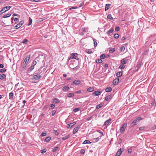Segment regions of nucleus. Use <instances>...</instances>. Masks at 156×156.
Masks as SVG:
<instances>
[{"instance_id":"11","label":"nucleus","mask_w":156,"mask_h":156,"mask_svg":"<svg viewBox=\"0 0 156 156\" xmlns=\"http://www.w3.org/2000/svg\"><path fill=\"white\" fill-rule=\"evenodd\" d=\"M80 127L78 126L77 127H76L73 129V134H75L76 133L78 130L79 129H80Z\"/></svg>"},{"instance_id":"45","label":"nucleus","mask_w":156,"mask_h":156,"mask_svg":"<svg viewBox=\"0 0 156 156\" xmlns=\"http://www.w3.org/2000/svg\"><path fill=\"white\" fill-rule=\"evenodd\" d=\"M125 66L124 65L122 64L121 65H120L119 67V68L120 69H123L125 67Z\"/></svg>"},{"instance_id":"8","label":"nucleus","mask_w":156,"mask_h":156,"mask_svg":"<svg viewBox=\"0 0 156 156\" xmlns=\"http://www.w3.org/2000/svg\"><path fill=\"white\" fill-rule=\"evenodd\" d=\"M72 56H73V57L72 58H74V59H75L76 60H78L79 58L78 57V55L77 53H72L71 54Z\"/></svg>"},{"instance_id":"48","label":"nucleus","mask_w":156,"mask_h":156,"mask_svg":"<svg viewBox=\"0 0 156 156\" xmlns=\"http://www.w3.org/2000/svg\"><path fill=\"white\" fill-rule=\"evenodd\" d=\"M93 41H94V47H95L97 45V42H96V40L95 39H93Z\"/></svg>"},{"instance_id":"44","label":"nucleus","mask_w":156,"mask_h":156,"mask_svg":"<svg viewBox=\"0 0 156 156\" xmlns=\"http://www.w3.org/2000/svg\"><path fill=\"white\" fill-rule=\"evenodd\" d=\"M96 62L98 63H101L102 62V61L101 59H98Z\"/></svg>"},{"instance_id":"64","label":"nucleus","mask_w":156,"mask_h":156,"mask_svg":"<svg viewBox=\"0 0 156 156\" xmlns=\"http://www.w3.org/2000/svg\"><path fill=\"white\" fill-rule=\"evenodd\" d=\"M92 118V117H88V118H87L86 119V120L87 121H88L90 120H91Z\"/></svg>"},{"instance_id":"12","label":"nucleus","mask_w":156,"mask_h":156,"mask_svg":"<svg viewBox=\"0 0 156 156\" xmlns=\"http://www.w3.org/2000/svg\"><path fill=\"white\" fill-rule=\"evenodd\" d=\"M30 55H27L26 58H25L24 60V62H25V63L27 64V63L28 62V61L30 59Z\"/></svg>"},{"instance_id":"15","label":"nucleus","mask_w":156,"mask_h":156,"mask_svg":"<svg viewBox=\"0 0 156 156\" xmlns=\"http://www.w3.org/2000/svg\"><path fill=\"white\" fill-rule=\"evenodd\" d=\"M69 89V88L68 86H65L64 87L62 88V90L66 92Z\"/></svg>"},{"instance_id":"49","label":"nucleus","mask_w":156,"mask_h":156,"mask_svg":"<svg viewBox=\"0 0 156 156\" xmlns=\"http://www.w3.org/2000/svg\"><path fill=\"white\" fill-rule=\"evenodd\" d=\"M85 152V150L83 149H81L80 151V153L81 154H83Z\"/></svg>"},{"instance_id":"56","label":"nucleus","mask_w":156,"mask_h":156,"mask_svg":"<svg viewBox=\"0 0 156 156\" xmlns=\"http://www.w3.org/2000/svg\"><path fill=\"white\" fill-rule=\"evenodd\" d=\"M132 151V149L131 148H129L128 150V152L129 153H131Z\"/></svg>"},{"instance_id":"17","label":"nucleus","mask_w":156,"mask_h":156,"mask_svg":"<svg viewBox=\"0 0 156 156\" xmlns=\"http://www.w3.org/2000/svg\"><path fill=\"white\" fill-rule=\"evenodd\" d=\"M112 119H109L108 120L106 121L104 123V125L106 126L108 125L109 123L111 121Z\"/></svg>"},{"instance_id":"47","label":"nucleus","mask_w":156,"mask_h":156,"mask_svg":"<svg viewBox=\"0 0 156 156\" xmlns=\"http://www.w3.org/2000/svg\"><path fill=\"white\" fill-rule=\"evenodd\" d=\"M27 64L25 63V64H23L22 66V68L23 70H24L26 69V66Z\"/></svg>"},{"instance_id":"25","label":"nucleus","mask_w":156,"mask_h":156,"mask_svg":"<svg viewBox=\"0 0 156 156\" xmlns=\"http://www.w3.org/2000/svg\"><path fill=\"white\" fill-rule=\"evenodd\" d=\"M9 96L10 97L9 99H12L13 98V93L12 92L10 93L9 94Z\"/></svg>"},{"instance_id":"7","label":"nucleus","mask_w":156,"mask_h":156,"mask_svg":"<svg viewBox=\"0 0 156 156\" xmlns=\"http://www.w3.org/2000/svg\"><path fill=\"white\" fill-rule=\"evenodd\" d=\"M41 78V75L40 74H37L34 75L32 77L33 80H39Z\"/></svg>"},{"instance_id":"1","label":"nucleus","mask_w":156,"mask_h":156,"mask_svg":"<svg viewBox=\"0 0 156 156\" xmlns=\"http://www.w3.org/2000/svg\"><path fill=\"white\" fill-rule=\"evenodd\" d=\"M142 119L143 118L141 117H137L130 124V126L131 127L134 126L138 124L140 121L142 120Z\"/></svg>"},{"instance_id":"35","label":"nucleus","mask_w":156,"mask_h":156,"mask_svg":"<svg viewBox=\"0 0 156 156\" xmlns=\"http://www.w3.org/2000/svg\"><path fill=\"white\" fill-rule=\"evenodd\" d=\"M34 66H30L29 68V69H28V70L29 71H30V72L31 71H32L33 69L34 68Z\"/></svg>"},{"instance_id":"54","label":"nucleus","mask_w":156,"mask_h":156,"mask_svg":"<svg viewBox=\"0 0 156 156\" xmlns=\"http://www.w3.org/2000/svg\"><path fill=\"white\" fill-rule=\"evenodd\" d=\"M85 51L88 54H91L92 53V51L91 50H86Z\"/></svg>"},{"instance_id":"61","label":"nucleus","mask_w":156,"mask_h":156,"mask_svg":"<svg viewBox=\"0 0 156 156\" xmlns=\"http://www.w3.org/2000/svg\"><path fill=\"white\" fill-rule=\"evenodd\" d=\"M37 64V62L36 61H34L33 62V66H34Z\"/></svg>"},{"instance_id":"16","label":"nucleus","mask_w":156,"mask_h":156,"mask_svg":"<svg viewBox=\"0 0 156 156\" xmlns=\"http://www.w3.org/2000/svg\"><path fill=\"white\" fill-rule=\"evenodd\" d=\"M104 104L101 103L100 104L97 105L96 106V109H99V108H101L103 106Z\"/></svg>"},{"instance_id":"59","label":"nucleus","mask_w":156,"mask_h":156,"mask_svg":"<svg viewBox=\"0 0 156 156\" xmlns=\"http://www.w3.org/2000/svg\"><path fill=\"white\" fill-rule=\"evenodd\" d=\"M56 113V111L55 110H53L52 112V116H54Z\"/></svg>"},{"instance_id":"58","label":"nucleus","mask_w":156,"mask_h":156,"mask_svg":"<svg viewBox=\"0 0 156 156\" xmlns=\"http://www.w3.org/2000/svg\"><path fill=\"white\" fill-rule=\"evenodd\" d=\"M145 128V127L144 126L141 127L139 128V130H144Z\"/></svg>"},{"instance_id":"22","label":"nucleus","mask_w":156,"mask_h":156,"mask_svg":"<svg viewBox=\"0 0 156 156\" xmlns=\"http://www.w3.org/2000/svg\"><path fill=\"white\" fill-rule=\"evenodd\" d=\"M105 91L106 92H110L112 90V88L111 87H109L106 88L105 89Z\"/></svg>"},{"instance_id":"40","label":"nucleus","mask_w":156,"mask_h":156,"mask_svg":"<svg viewBox=\"0 0 156 156\" xmlns=\"http://www.w3.org/2000/svg\"><path fill=\"white\" fill-rule=\"evenodd\" d=\"M115 50V49L114 48H109V51L110 52L112 53L114 52Z\"/></svg>"},{"instance_id":"60","label":"nucleus","mask_w":156,"mask_h":156,"mask_svg":"<svg viewBox=\"0 0 156 156\" xmlns=\"http://www.w3.org/2000/svg\"><path fill=\"white\" fill-rule=\"evenodd\" d=\"M18 90L20 91H21L24 90V89L23 87H20V88H18Z\"/></svg>"},{"instance_id":"63","label":"nucleus","mask_w":156,"mask_h":156,"mask_svg":"<svg viewBox=\"0 0 156 156\" xmlns=\"http://www.w3.org/2000/svg\"><path fill=\"white\" fill-rule=\"evenodd\" d=\"M84 2H82L80 4V5H79V6L80 7H81L83 6L84 5Z\"/></svg>"},{"instance_id":"46","label":"nucleus","mask_w":156,"mask_h":156,"mask_svg":"<svg viewBox=\"0 0 156 156\" xmlns=\"http://www.w3.org/2000/svg\"><path fill=\"white\" fill-rule=\"evenodd\" d=\"M47 151V150L46 149H44L43 150H41V152L43 154L44 153H45Z\"/></svg>"},{"instance_id":"30","label":"nucleus","mask_w":156,"mask_h":156,"mask_svg":"<svg viewBox=\"0 0 156 156\" xmlns=\"http://www.w3.org/2000/svg\"><path fill=\"white\" fill-rule=\"evenodd\" d=\"M11 15V14L10 13H8L4 15L3 16V18H6L9 17Z\"/></svg>"},{"instance_id":"50","label":"nucleus","mask_w":156,"mask_h":156,"mask_svg":"<svg viewBox=\"0 0 156 156\" xmlns=\"http://www.w3.org/2000/svg\"><path fill=\"white\" fill-rule=\"evenodd\" d=\"M15 21H17L18 20H19V19H18L16 18H13V17H12L11 19V20H13Z\"/></svg>"},{"instance_id":"62","label":"nucleus","mask_w":156,"mask_h":156,"mask_svg":"<svg viewBox=\"0 0 156 156\" xmlns=\"http://www.w3.org/2000/svg\"><path fill=\"white\" fill-rule=\"evenodd\" d=\"M82 92V91L81 90H79L78 91H77L76 92V93L77 94H80Z\"/></svg>"},{"instance_id":"21","label":"nucleus","mask_w":156,"mask_h":156,"mask_svg":"<svg viewBox=\"0 0 156 156\" xmlns=\"http://www.w3.org/2000/svg\"><path fill=\"white\" fill-rule=\"evenodd\" d=\"M6 77V76L5 74H0V79L1 80H3Z\"/></svg>"},{"instance_id":"43","label":"nucleus","mask_w":156,"mask_h":156,"mask_svg":"<svg viewBox=\"0 0 156 156\" xmlns=\"http://www.w3.org/2000/svg\"><path fill=\"white\" fill-rule=\"evenodd\" d=\"M32 22V19L30 17H29V21L28 24V25H30Z\"/></svg>"},{"instance_id":"32","label":"nucleus","mask_w":156,"mask_h":156,"mask_svg":"<svg viewBox=\"0 0 156 156\" xmlns=\"http://www.w3.org/2000/svg\"><path fill=\"white\" fill-rule=\"evenodd\" d=\"M114 31V29L113 28L109 30L107 32V34H109L112 33Z\"/></svg>"},{"instance_id":"5","label":"nucleus","mask_w":156,"mask_h":156,"mask_svg":"<svg viewBox=\"0 0 156 156\" xmlns=\"http://www.w3.org/2000/svg\"><path fill=\"white\" fill-rule=\"evenodd\" d=\"M123 151L124 149L123 148L120 149L118 151L115 156H120Z\"/></svg>"},{"instance_id":"36","label":"nucleus","mask_w":156,"mask_h":156,"mask_svg":"<svg viewBox=\"0 0 156 156\" xmlns=\"http://www.w3.org/2000/svg\"><path fill=\"white\" fill-rule=\"evenodd\" d=\"M141 62H139L138 64H137L136 67L137 68V69L141 67Z\"/></svg>"},{"instance_id":"28","label":"nucleus","mask_w":156,"mask_h":156,"mask_svg":"<svg viewBox=\"0 0 156 156\" xmlns=\"http://www.w3.org/2000/svg\"><path fill=\"white\" fill-rule=\"evenodd\" d=\"M55 107V105L54 104H51L50 106H49V109H52L53 108H54Z\"/></svg>"},{"instance_id":"51","label":"nucleus","mask_w":156,"mask_h":156,"mask_svg":"<svg viewBox=\"0 0 156 156\" xmlns=\"http://www.w3.org/2000/svg\"><path fill=\"white\" fill-rule=\"evenodd\" d=\"M115 30L117 31H120V27H117L115 28Z\"/></svg>"},{"instance_id":"37","label":"nucleus","mask_w":156,"mask_h":156,"mask_svg":"<svg viewBox=\"0 0 156 156\" xmlns=\"http://www.w3.org/2000/svg\"><path fill=\"white\" fill-rule=\"evenodd\" d=\"M121 62L122 64L124 65L126 63V62L124 59H123L121 60Z\"/></svg>"},{"instance_id":"38","label":"nucleus","mask_w":156,"mask_h":156,"mask_svg":"<svg viewBox=\"0 0 156 156\" xmlns=\"http://www.w3.org/2000/svg\"><path fill=\"white\" fill-rule=\"evenodd\" d=\"M106 57V56L105 54H103L101 55L100 56V58L101 59H104Z\"/></svg>"},{"instance_id":"34","label":"nucleus","mask_w":156,"mask_h":156,"mask_svg":"<svg viewBox=\"0 0 156 156\" xmlns=\"http://www.w3.org/2000/svg\"><path fill=\"white\" fill-rule=\"evenodd\" d=\"M91 143L89 140H85L82 143V144H90Z\"/></svg>"},{"instance_id":"53","label":"nucleus","mask_w":156,"mask_h":156,"mask_svg":"<svg viewBox=\"0 0 156 156\" xmlns=\"http://www.w3.org/2000/svg\"><path fill=\"white\" fill-rule=\"evenodd\" d=\"M120 50L121 51H124L125 50V48L124 46H122L120 48Z\"/></svg>"},{"instance_id":"6","label":"nucleus","mask_w":156,"mask_h":156,"mask_svg":"<svg viewBox=\"0 0 156 156\" xmlns=\"http://www.w3.org/2000/svg\"><path fill=\"white\" fill-rule=\"evenodd\" d=\"M127 125V123H125L122 126L120 129V132L121 133H122L124 132L126 129V127Z\"/></svg>"},{"instance_id":"26","label":"nucleus","mask_w":156,"mask_h":156,"mask_svg":"<svg viewBox=\"0 0 156 156\" xmlns=\"http://www.w3.org/2000/svg\"><path fill=\"white\" fill-rule=\"evenodd\" d=\"M70 136L69 135H67L63 137L62 138V139L63 140H65L67 139H68Z\"/></svg>"},{"instance_id":"19","label":"nucleus","mask_w":156,"mask_h":156,"mask_svg":"<svg viewBox=\"0 0 156 156\" xmlns=\"http://www.w3.org/2000/svg\"><path fill=\"white\" fill-rule=\"evenodd\" d=\"M76 124L75 122L71 123L70 124H68L67 128H71L73 126Z\"/></svg>"},{"instance_id":"13","label":"nucleus","mask_w":156,"mask_h":156,"mask_svg":"<svg viewBox=\"0 0 156 156\" xmlns=\"http://www.w3.org/2000/svg\"><path fill=\"white\" fill-rule=\"evenodd\" d=\"M60 101L57 98H54L52 101V103H54L55 104L58 103Z\"/></svg>"},{"instance_id":"18","label":"nucleus","mask_w":156,"mask_h":156,"mask_svg":"<svg viewBox=\"0 0 156 156\" xmlns=\"http://www.w3.org/2000/svg\"><path fill=\"white\" fill-rule=\"evenodd\" d=\"M111 6V5L110 4H107L105 5V11H106Z\"/></svg>"},{"instance_id":"52","label":"nucleus","mask_w":156,"mask_h":156,"mask_svg":"<svg viewBox=\"0 0 156 156\" xmlns=\"http://www.w3.org/2000/svg\"><path fill=\"white\" fill-rule=\"evenodd\" d=\"M80 110V108H76L73 109V111L75 112H76L79 111Z\"/></svg>"},{"instance_id":"4","label":"nucleus","mask_w":156,"mask_h":156,"mask_svg":"<svg viewBox=\"0 0 156 156\" xmlns=\"http://www.w3.org/2000/svg\"><path fill=\"white\" fill-rule=\"evenodd\" d=\"M24 23V21L23 20H21L18 24L15 26V28L16 29H17L19 28Z\"/></svg>"},{"instance_id":"31","label":"nucleus","mask_w":156,"mask_h":156,"mask_svg":"<svg viewBox=\"0 0 156 156\" xmlns=\"http://www.w3.org/2000/svg\"><path fill=\"white\" fill-rule=\"evenodd\" d=\"M100 138H101V137L99 138V137H98L97 138L94 139H93V141L94 142H98Z\"/></svg>"},{"instance_id":"57","label":"nucleus","mask_w":156,"mask_h":156,"mask_svg":"<svg viewBox=\"0 0 156 156\" xmlns=\"http://www.w3.org/2000/svg\"><path fill=\"white\" fill-rule=\"evenodd\" d=\"M77 8V7L76 6H75L74 7H71V8H70V9H69V10H71V9H76Z\"/></svg>"},{"instance_id":"14","label":"nucleus","mask_w":156,"mask_h":156,"mask_svg":"<svg viewBox=\"0 0 156 156\" xmlns=\"http://www.w3.org/2000/svg\"><path fill=\"white\" fill-rule=\"evenodd\" d=\"M112 97V94H110L106 96L105 98V100L106 101H108L109 100L111 99Z\"/></svg>"},{"instance_id":"20","label":"nucleus","mask_w":156,"mask_h":156,"mask_svg":"<svg viewBox=\"0 0 156 156\" xmlns=\"http://www.w3.org/2000/svg\"><path fill=\"white\" fill-rule=\"evenodd\" d=\"M122 74V72L121 71H119L116 74V76L118 77H120L121 76Z\"/></svg>"},{"instance_id":"10","label":"nucleus","mask_w":156,"mask_h":156,"mask_svg":"<svg viewBox=\"0 0 156 156\" xmlns=\"http://www.w3.org/2000/svg\"><path fill=\"white\" fill-rule=\"evenodd\" d=\"M101 93V91H94V93H93L92 95H93L95 96H98L100 95Z\"/></svg>"},{"instance_id":"2","label":"nucleus","mask_w":156,"mask_h":156,"mask_svg":"<svg viewBox=\"0 0 156 156\" xmlns=\"http://www.w3.org/2000/svg\"><path fill=\"white\" fill-rule=\"evenodd\" d=\"M11 8V6H7L3 8L2 9V10L0 11V15H1L3 13H5L6 12V10L4 11V9L5 8H6V9H7V10H9Z\"/></svg>"},{"instance_id":"27","label":"nucleus","mask_w":156,"mask_h":156,"mask_svg":"<svg viewBox=\"0 0 156 156\" xmlns=\"http://www.w3.org/2000/svg\"><path fill=\"white\" fill-rule=\"evenodd\" d=\"M74 96V94L73 93H70L68 94L67 95V96L68 97H73Z\"/></svg>"},{"instance_id":"23","label":"nucleus","mask_w":156,"mask_h":156,"mask_svg":"<svg viewBox=\"0 0 156 156\" xmlns=\"http://www.w3.org/2000/svg\"><path fill=\"white\" fill-rule=\"evenodd\" d=\"M51 139V137L50 136H47V137L44 139V142H48Z\"/></svg>"},{"instance_id":"55","label":"nucleus","mask_w":156,"mask_h":156,"mask_svg":"<svg viewBox=\"0 0 156 156\" xmlns=\"http://www.w3.org/2000/svg\"><path fill=\"white\" fill-rule=\"evenodd\" d=\"M46 135V133L44 132H42L41 133V136H44Z\"/></svg>"},{"instance_id":"39","label":"nucleus","mask_w":156,"mask_h":156,"mask_svg":"<svg viewBox=\"0 0 156 156\" xmlns=\"http://www.w3.org/2000/svg\"><path fill=\"white\" fill-rule=\"evenodd\" d=\"M119 35L118 34H115L114 35V37L115 39H117L119 37Z\"/></svg>"},{"instance_id":"42","label":"nucleus","mask_w":156,"mask_h":156,"mask_svg":"<svg viewBox=\"0 0 156 156\" xmlns=\"http://www.w3.org/2000/svg\"><path fill=\"white\" fill-rule=\"evenodd\" d=\"M6 71V69L5 68L0 69V73H5Z\"/></svg>"},{"instance_id":"9","label":"nucleus","mask_w":156,"mask_h":156,"mask_svg":"<svg viewBox=\"0 0 156 156\" xmlns=\"http://www.w3.org/2000/svg\"><path fill=\"white\" fill-rule=\"evenodd\" d=\"M119 81V79L118 78H115L113 80L112 83L114 85H115L118 84Z\"/></svg>"},{"instance_id":"41","label":"nucleus","mask_w":156,"mask_h":156,"mask_svg":"<svg viewBox=\"0 0 156 156\" xmlns=\"http://www.w3.org/2000/svg\"><path fill=\"white\" fill-rule=\"evenodd\" d=\"M58 147H55L53 150H52V151L53 152H56L58 149Z\"/></svg>"},{"instance_id":"33","label":"nucleus","mask_w":156,"mask_h":156,"mask_svg":"<svg viewBox=\"0 0 156 156\" xmlns=\"http://www.w3.org/2000/svg\"><path fill=\"white\" fill-rule=\"evenodd\" d=\"M94 90V89L91 87H89L87 89V90L89 92H91L93 91Z\"/></svg>"},{"instance_id":"24","label":"nucleus","mask_w":156,"mask_h":156,"mask_svg":"<svg viewBox=\"0 0 156 156\" xmlns=\"http://www.w3.org/2000/svg\"><path fill=\"white\" fill-rule=\"evenodd\" d=\"M107 18L108 19H110V20H113V18L112 17V15L111 14H109L108 15L107 17Z\"/></svg>"},{"instance_id":"29","label":"nucleus","mask_w":156,"mask_h":156,"mask_svg":"<svg viewBox=\"0 0 156 156\" xmlns=\"http://www.w3.org/2000/svg\"><path fill=\"white\" fill-rule=\"evenodd\" d=\"M28 41V40L27 39H25L22 41V43L25 44H27V43Z\"/></svg>"},{"instance_id":"3","label":"nucleus","mask_w":156,"mask_h":156,"mask_svg":"<svg viewBox=\"0 0 156 156\" xmlns=\"http://www.w3.org/2000/svg\"><path fill=\"white\" fill-rule=\"evenodd\" d=\"M81 83L80 81L76 80L72 83L71 84L73 86H76L79 84Z\"/></svg>"}]
</instances>
